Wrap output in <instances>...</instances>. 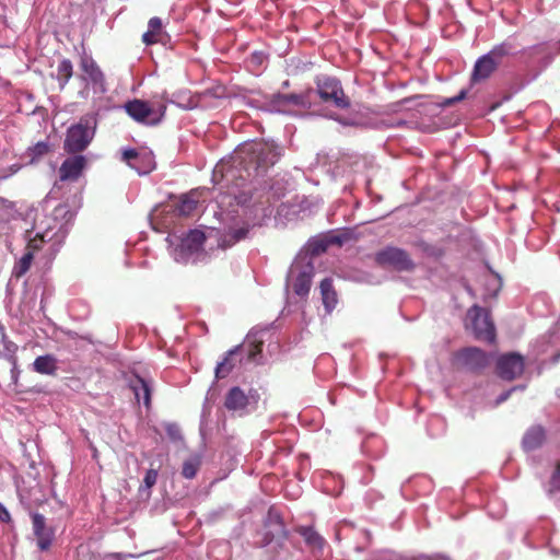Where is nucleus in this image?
<instances>
[{
  "label": "nucleus",
  "mask_w": 560,
  "mask_h": 560,
  "mask_svg": "<svg viewBox=\"0 0 560 560\" xmlns=\"http://www.w3.org/2000/svg\"><path fill=\"white\" fill-rule=\"evenodd\" d=\"M281 155L282 149L275 142L244 143L235 152L233 164L225 171L223 178L226 183L243 187L247 182L264 178Z\"/></svg>",
  "instance_id": "f257e3e1"
},
{
  "label": "nucleus",
  "mask_w": 560,
  "mask_h": 560,
  "mask_svg": "<svg viewBox=\"0 0 560 560\" xmlns=\"http://www.w3.org/2000/svg\"><path fill=\"white\" fill-rule=\"evenodd\" d=\"M267 330L268 327L250 329L243 343L226 351L222 361L218 362L215 366V378H225L237 365L244 362L261 363L264 340L260 335Z\"/></svg>",
  "instance_id": "f03ea898"
},
{
  "label": "nucleus",
  "mask_w": 560,
  "mask_h": 560,
  "mask_svg": "<svg viewBox=\"0 0 560 560\" xmlns=\"http://www.w3.org/2000/svg\"><path fill=\"white\" fill-rule=\"evenodd\" d=\"M514 45L510 42H503L495 45L489 52L482 55L475 62L470 82L476 84L488 80L502 63L503 58L513 54Z\"/></svg>",
  "instance_id": "7ed1b4c3"
},
{
  "label": "nucleus",
  "mask_w": 560,
  "mask_h": 560,
  "mask_svg": "<svg viewBox=\"0 0 560 560\" xmlns=\"http://www.w3.org/2000/svg\"><path fill=\"white\" fill-rule=\"evenodd\" d=\"M93 118L82 116L79 121L67 129L63 141V150L69 154L83 152L95 135V126H92Z\"/></svg>",
  "instance_id": "20e7f679"
},
{
  "label": "nucleus",
  "mask_w": 560,
  "mask_h": 560,
  "mask_svg": "<svg viewBox=\"0 0 560 560\" xmlns=\"http://www.w3.org/2000/svg\"><path fill=\"white\" fill-rule=\"evenodd\" d=\"M313 275L314 262L306 254H298L289 269L287 280L291 283L293 292L303 298L310 292Z\"/></svg>",
  "instance_id": "39448f33"
},
{
  "label": "nucleus",
  "mask_w": 560,
  "mask_h": 560,
  "mask_svg": "<svg viewBox=\"0 0 560 560\" xmlns=\"http://www.w3.org/2000/svg\"><path fill=\"white\" fill-rule=\"evenodd\" d=\"M124 108L133 120L145 126H158L166 114L164 103L151 104L139 98L126 102Z\"/></svg>",
  "instance_id": "423d86ee"
},
{
  "label": "nucleus",
  "mask_w": 560,
  "mask_h": 560,
  "mask_svg": "<svg viewBox=\"0 0 560 560\" xmlns=\"http://www.w3.org/2000/svg\"><path fill=\"white\" fill-rule=\"evenodd\" d=\"M349 238L350 230L347 228L342 230H330L310 238L305 247L299 254H306L308 259L314 262V259L325 253L329 246H341Z\"/></svg>",
  "instance_id": "0eeeda50"
},
{
  "label": "nucleus",
  "mask_w": 560,
  "mask_h": 560,
  "mask_svg": "<svg viewBox=\"0 0 560 560\" xmlns=\"http://www.w3.org/2000/svg\"><path fill=\"white\" fill-rule=\"evenodd\" d=\"M315 83L316 89L311 90L313 97L317 95L324 103H331L339 108H347L350 105L341 82L338 79L328 75H319L316 78Z\"/></svg>",
  "instance_id": "6e6552de"
},
{
  "label": "nucleus",
  "mask_w": 560,
  "mask_h": 560,
  "mask_svg": "<svg viewBox=\"0 0 560 560\" xmlns=\"http://www.w3.org/2000/svg\"><path fill=\"white\" fill-rule=\"evenodd\" d=\"M259 399L260 395L257 389L249 388L248 393H245L240 386H233L225 394L223 406L226 410L238 412L242 416L256 410Z\"/></svg>",
  "instance_id": "1a4fd4ad"
},
{
  "label": "nucleus",
  "mask_w": 560,
  "mask_h": 560,
  "mask_svg": "<svg viewBox=\"0 0 560 560\" xmlns=\"http://www.w3.org/2000/svg\"><path fill=\"white\" fill-rule=\"evenodd\" d=\"M206 235L200 230H190L174 249L175 260L178 262H196L199 256L206 257L203 244Z\"/></svg>",
  "instance_id": "9d476101"
},
{
  "label": "nucleus",
  "mask_w": 560,
  "mask_h": 560,
  "mask_svg": "<svg viewBox=\"0 0 560 560\" xmlns=\"http://www.w3.org/2000/svg\"><path fill=\"white\" fill-rule=\"evenodd\" d=\"M375 261L383 268H392L397 271H410L415 264L409 254L398 247L388 246L375 254Z\"/></svg>",
  "instance_id": "9b49d317"
},
{
  "label": "nucleus",
  "mask_w": 560,
  "mask_h": 560,
  "mask_svg": "<svg viewBox=\"0 0 560 560\" xmlns=\"http://www.w3.org/2000/svg\"><path fill=\"white\" fill-rule=\"evenodd\" d=\"M467 316L471 320V327L477 339L490 343L494 342L495 327L487 310L474 305L469 308Z\"/></svg>",
  "instance_id": "f8f14e48"
},
{
  "label": "nucleus",
  "mask_w": 560,
  "mask_h": 560,
  "mask_svg": "<svg viewBox=\"0 0 560 560\" xmlns=\"http://www.w3.org/2000/svg\"><path fill=\"white\" fill-rule=\"evenodd\" d=\"M56 235L57 233H52V229L50 226H48L43 233H37L36 236L28 242L27 250L14 265L12 276L15 278L24 276L30 270L34 259V253L40 249L42 243L52 241Z\"/></svg>",
  "instance_id": "ddd939ff"
},
{
  "label": "nucleus",
  "mask_w": 560,
  "mask_h": 560,
  "mask_svg": "<svg viewBox=\"0 0 560 560\" xmlns=\"http://www.w3.org/2000/svg\"><path fill=\"white\" fill-rule=\"evenodd\" d=\"M457 362L471 372H481L490 363V357L477 347L459 350L455 355Z\"/></svg>",
  "instance_id": "4468645a"
},
{
  "label": "nucleus",
  "mask_w": 560,
  "mask_h": 560,
  "mask_svg": "<svg viewBox=\"0 0 560 560\" xmlns=\"http://www.w3.org/2000/svg\"><path fill=\"white\" fill-rule=\"evenodd\" d=\"M524 372V359L517 353H506L497 360V374L505 381H513Z\"/></svg>",
  "instance_id": "2eb2a0df"
},
{
  "label": "nucleus",
  "mask_w": 560,
  "mask_h": 560,
  "mask_svg": "<svg viewBox=\"0 0 560 560\" xmlns=\"http://www.w3.org/2000/svg\"><path fill=\"white\" fill-rule=\"evenodd\" d=\"M80 68L83 72L82 79L91 84L95 92H106V80L103 71L91 56L81 58Z\"/></svg>",
  "instance_id": "dca6fc26"
},
{
  "label": "nucleus",
  "mask_w": 560,
  "mask_h": 560,
  "mask_svg": "<svg viewBox=\"0 0 560 560\" xmlns=\"http://www.w3.org/2000/svg\"><path fill=\"white\" fill-rule=\"evenodd\" d=\"M313 101V92L307 91L305 93H275L270 97V106L277 112H284L287 106L293 105L298 107L307 108L311 106Z\"/></svg>",
  "instance_id": "f3484780"
},
{
  "label": "nucleus",
  "mask_w": 560,
  "mask_h": 560,
  "mask_svg": "<svg viewBox=\"0 0 560 560\" xmlns=\"http://www.w3.org/2000/svg\"><path fill=\"white\" fill-rule=\"evenodd\" d=\"M121 160L140 175L150 173L154 167L151 153H140L136 149L129 148L122 151Z\"/></svg>",
  "instance_id": "a211bd4d"
},
{
  "label": "nucleus",
  "mask_w": 560,
  "mask_h": 560,
  "mask_svg": "<svg viewBox=\"0 0 560 560\" xmlns=\"http://www.w3.org/2000/svg\"><path fill=\"white\" fill-rule=\"evenodd\" d=\"M88 161L81 154H73L67 158L59 167V178L62 182H75L82 175Z\"/></svg>",
  "instance_id": "6ab92c4d"
},
{
  "label": "nucleus",
  "mask_w": 560,
  "mask_h": 560,
  "mask_svg": "<svg viewBox=\"0 0 560 560\" xmlns=\"http://www.w3.org/2000/svg\"><path fill=\"white\" fill-rule=\"evenodd\" d=\"M33 522V532L37 539V546L42 551L50 548L55 532L51 527L46 525V518L43 514L34 512L31 515Z\"/></svg>",
  "instance_id": "aec40b11"
},
{
  "label": "nucleus",
  "mask_w": 560,
  "mask_h": 560,
  "mask_svg": "<svg viewBox=\"0 0 560 560\" xmlns=\"http://www.w3.org/2000/svg\"><path fill=\"white\" fill-rule=\"evenodd\" d=\"M265 527L267 528L265 540L267 544L272 541L276 538H287L288 532L285 529V525L283 523V518L279 511L271 506L268 510L267 516L265 518Z\"/></svg>",
  "instance_id": "412c9836"
},
{
  "label": "nucleus",
  "mask_w": 560,
  "mask_h": 560,
  "mask_svg": "<svg viewBox=\"0 0 560 560\" xmlns=\"http://www.w3.org/2000/svg\"><path fill=\"white\" fill-rule=\"evenodd\" d=\"M128 386L135 394L137 401L139 402L140 398L142 397L145 408L149 409L151 407L152 393V388L149 381L144 380L138 374H132L128 378Z\"/></svg>",
  "instance_id": "4be33fe9"
},
{
  "label": "nucleus",
  "mask_w": 560,
  "mask_h": 560,
  "mask_svg": "<svg viewBox=\"0 0 560 560\" xmlns=\"http://www.w3.org/2000/svg\"><path fill=\"white\" fill-rule=\"evenodd\" d=\"M250 230L252 226L249 224L230 229L226 233L221 235L219 246L223 249L234 246L236 243L246 240L249 236Z\"/></svg>",
  "instance_id": "5701e85b"
},
{
  "label": "nucleus",
  "mask_w": 560,
  "mask_h": 560,
  "mask_svg": "<svg viewBox=\"0 0 560 560\" xmlns=\"http://www.w3.org/2000/svg\"><path fill=\"white\" fill-rule=\"evenodd\" d=\"M545 430L540 425L529 428L523 438V448L525 451H534L540 447L545 441Z\"/></svg>",
  "instance_id": "b1692460"
},
{
  "label": "nucleus",
  "mask_w": 560,
  "mask_h": 560,
  "mask_svg": "<svg viewBox=\"0 0 560 560\" xmlns=\"http://www.w3.org/2000/svg\"><path fill=\"white\" fill-rule=\"evenodd\" d=\"M51 151V145L48 141H39L30 147L22 155L25 164H35L40 161L45 155Z\"/></svg>",
  "instance_id": "393cba45"
},
{
  "label": "nucleus",
  "mask_w": 560,
  "mask_h": 560,
  "mask_svg": "<svg viewBox=\"0 0 560 560\" xmlns=\"http://www.w3.org/2000/svg\"><path fill=\"white\" fill-rule=\"evenodd\" d=\"M33 370L40 374L55 375L58 370L57 359L52 354L39 355L33 362Z\"/></svg>",
  "instance_id": "a878e982"
},
{
  "label": "nucleus",
  "mask_w": 560,
  "mask_h": 560,
  "mask_svg": "<svg viewBox=\"0 0 560 560\" xmlns=\"http://www.w3.org/2000/svg\"><path fill=\"white\" fill-rule=\"evenodd\" d=\"M320 294L323 304L327 313H330L337 304V293L332 288V281L329 278H325L320 281Z\"/></svg>",
  "instance_id": "bb28decb"
},
{
  "label": "nucleus",
  "mask_w": 560,
  "mask_h": 560,
  "mask_svg": "<svg viewBox=\"0 0 560 560\" xmlns=\"http://www.w3.org/2000/svg\"><path fill=\"white\" fill-rule=\"evenodd\" d=\"M296 532L304 538L306 545L314 549H320L324 546V538L310 526H300Z\"/></svg>",
  "instance_id": "cd10ccee"
},
{
  "label": "nucleus",
  "mask_w": 560,
  "mask_h": 560,
  "mask_svg": "<svg viewBox=\"0 0 560 560\" xmlns=\"http://www.w3.org/2000/svg\"><path fill=\"white\" fill-rule=\"evenodd\" d=\"M195 192L183 195L175 206V212L182 217L190 215L197 208L198 200L194 198Z\"/></svg>",
  "instance_id": "c85d7f7f"
},
{
  "label": "nucleus",
  "mask_w": 560,
  "mask_h": 560,
  "mask_svg": "<svg viewBox=\"0 0 560 560\" xmlns=\"http://www.w3.org/2000/svg\"><path fill=\"white\" fill-rule=\"evenodd\" d=\"M73 75V65L69 59H62L57 67L56 79L62 90Z\"/></svg>",
  "instance_id": "c756f323"
},
{
  "label": "nucleus",
  "mask_w": 560,
  "mask_h": 560,
  "mask_svg": "<svg viewBox=\"0 0 560 560\" xmlns=\"http://www.w3.org/2000/svg\"><path fill=\"white\" fill-rule=\"evenodd\" d=\"M159 477L158 469L150 468L147 470L143 485L139 488V495L144 500H149L151 497V488L156 483Z\"/></svg>",
  "instance_id": "7c9ffc66"
},
{
  "label": "nucleus",
  "mask_w": 560,
  "mask_h": 560,
  "mask_svg": "<svg viewBox=\"0 0 560 560\" xmlns=\"http://www.w3.org/2000/svg\"><path fill=\"white\" fill-rule=\"evenodd\" d=\"M52 217L55 221H60L59 231H61L65 225L72 221L74 213L70 209L69 205L61 203L54 209Z\"/></svg>",
  "instance_id": "2f4dec72"
},
{
  "label": "nucleus",
  "mask_w": 560,
  "mask_h": 560,
  "mask_svg": "<svg viewBox=\"0 0 560 560\" xmlns=\"http://www.w3.org/2000/svg\"><path fill=\"white\" fill-rule=\"evenodd\" d=\"M201 466V457L199 455H192L183 463L182 476L186 479H192L196 477Z\"/></svg>",
  "instance_id": "473e14b6"
},
{
  "label": "nucleus",
  "mask_w": 560,
  "mask_h": 560,
  "mask_svg": "<svg viewBox=\"0 0 560 560\" xmlns=\"http://www.w3.org/2000/svg\"><path fill=\"white\" fill-rule=\"evenodd\" d=\"M198 95L189 96L186 92L180 91L173 94V98L170 100L171 103L176 104L177 106L184 109H192L198 106Z\"/></svg>",
  "instance_id": "72a5a7b5"
},
{
  "label": "nucleus",
  "mask_w": 560,
  "mask_h": 560,
  "mask_svg": "<svg viewBox=\"0 0 560 560\" xmlns=\"http://www.w3.org/2000/svg\"><path fill=\"white\" fill-rule=\"evenodd\" d=\"M264 188L272 191L277 198H281L285 192V186L282 180H278L276 178L264 180Z\"/></svg>",
  "instance_id": "f704fd0d"
},
{
  "label": "nucleus",
  "mask_w": 560,
  "mask_h": 560,
  "mask_svg": "<svg viewBox=\"0 0 560 560\" xmlns=\"http://www.w3.org/2000/svg\"><path fill=\"white\" fill-rule=\"evenodd\" d=\"M14 210V203L3 197H0V218L1 220H9Z\"/></svg>",
  "instance_id": "c9c22d12"
},
{
  "label": "nucleus",
  "mask_w": 560,
  "mask_h": 560,
  "mask_svg": "<svg viewBox=\"0 0 560 560\" xmlns=\"http://www.w3.org/2000/svg\"><path fill=\"white\" fill-rule=\"evenodd\" d=\"M549 493L560 491V460L557 462L555 471L549 481Z\"/></svg>",
  "instance_id": "e433bc0d"
},
{
  "label": "nucleus",
  "mask_w": 560,
  "mask_h": 560,
  "mask_svg": "<svg viewBox=\"0 0 560 560\" xmlns=\"http://www.w3.org/2000/svg\"><path fill=\"white\" fill-rule=\"evenodd\" d=\"M165 431H166L167 436L173 442H178V441L183 440V434H182L180 428L177 423H167L165 425Z\"/></svg>",
  "instance_id": "4c0bfd02"
},
{
  "label": "nucleus",
  "mask_w": 560,
  "mask_h": 560,
  "mask_svg": "<svg viewBox=\"0 0 560 560\" xmlns=\"http://www.w3.org/2000/svg\"><path fill=\"white\" fill-rule=\"evenodd\" d=\"M267 56L262 51H254L250 54L247 62L249 67L257 69L262 66V63L266 61Z\"/></svg>",
  "instance_id": "58836bf2"
},
{
  "label": "nucleus",
  "mask_w": 560,
  "mask_h": 560,
  "mask_svg": "<svg viewBox=\"0 0 560 560\" xmlns=\"http://www.w3.org/2000/svg\"><path fill=\"white\" fill-rule=\"evenodd\" d=\"M3 347L4 350L8 352L7 359L12 365H15V361L18 360L15 355L18 346L13 341L3 338Z\"/></svg>",
  "instance_id": "ea45409f"
},
{
  "label": "nucleus",
  "mask_w": 560,
  "mask_h": 560,
  "mask_svg": "<svg viewBox=\"0 0 560 560\" xmlns=\"http://www.w3.org/2000/svg\"><path fill=\"white\" fill-rule=\"evenodd\" d=\"M142 40L147 45L163 43V38L156 32H151L149 30L142 35Z\"/></svg>",
  "instance_id": "a19ab883"
},
{
  "label": "nucleus",
  "mask_w": 560,
  "mask_h": 560,
  "mask_svg": "<svg viewBox=\"0 0 560 560\" xmlns=\"http://www.w3.org/2000/svg\"><path fill=\"white\" fill-rule=\"evenodd\" d=\"M148 26L149 31L156 32L161 37L164 36V32L162 31V21L160 18L154 16L150 19Z\"/></svg>",
  "instance_id": "79ce46f5"
},
{
  "label": "nucleus",
  "mask_w": 560,
  "mask_h": 560,
  "mask_svg": "<svg viewBox=\"0 0 560 560\" xmlns=\"http://www.w3.org/2000/svg\"><path fill=\"white\" fill-rule=\"evenodd\" d=\"M466 94H467V91L466 90H462L457 96L446 98L443 102V105H445V106L454 105L455 103H457L459 101H463L466 97Z\"/></svg>",
  "instance_id": "37998d69"
},
{
  "label": "nucleus",
  "mask_w": 560,
  "mask_h": 560,
  "mask_svg": "<svg viewBox=\"0 0 560 560\" xmlns=\"http://www.w3.org/2000/svg\"><path fill=\"white\" fill-rule=\"evenodd\" d=\"M219 90H220V88L208 89L205 92H202L201 94H199L197 98L199 101L201 97H208V96L221 97V94L218 92Z\"/></svg>",
  "instance_id": "c03bdc74"
},
{
  "label": "nucleus",
  "mask_w": 560,
  "mask_h": 560,
  "mask_svg": "<svg viewBox=\"0 0 560 560\" xmlns=\"http://www.w3.org/2000/svg\"><path fill=\"white\" fill-rule=\"evenodd\" d=\"M0 521L3 523H9L11 521L9 511L1 503H0Z\"/></svg>",
  "instance_id": "a18cd8bd"
},
{
  "label": "nucleus",
  "mask_w": 560,
  "mask_h": 560,
  "mask_svg": "<svg viewBox=\"0 0 560 560\" xmlns=\"http://www.w3.org/2000/svg\"><path fill=\"white\" fill-rule=\"evenodd\" d=\"M514 390V388L510 389V390H506L504 393H502L495 400V405H500L502 402H504L505 400L509 399V397L511 396V393Z\"/></svg>",
  "instance_id": "49530a36"
},
{
  "label": "nucleus",
  "mask_w": 560,
  "mask_h": 560,
  "mask_svg": "<svg viewBox=\"0 0 560 560\" xmlns=\"http://www.w3.org/2000/svg\"><path fill=\"white\" fill-rule=\"evenodd\" d=\"M252 199V196H247L245 192H241L236 196L237 203L245 205L248 200Z\"/></svg>",
  "instance_id": "de8ad7c7"
},
{
  "label": "nucleus",
  "mask_w": 560,
  "mask_h": 560,
  "mask_svg": "<svg viewBox=\"0 0 560 560\" xmlns=\"http://www.w3.org/2000/svg\"><path fill=\"white\" fill-rule=\"evenodd\" d=\"M19 369H18V360L15 361V365H12L11 374H12V381L16 383L18 376H19Z\"/></svg>",
  "instance_id": "09e8293b"
},
{
  "label": "nucleus",
  "mask_w": 560,
  "mask_h": 560,
  "mask_svg": "<svg viewBox=\"0 0 560 560\" xmlns=\"http://www.w3.org/2000/svg\"><path fill=\"white\" fill-rule=\"evenodd\" d=\"M330 118H334V119L338 120L343 126H349L350 125V120L348 118H340L339 116H332V115H330Z\"/></svg>",
  "instance_id": "8fccbe9b"
},
{
  "label": "nucleus",
  "mask_w": 560,
  "mask_h": 560,
  "mask_svg": "<svg viewBox=\"0 0 560 560\" xmlns=\"http://www.w3.org/2000/svg\"><path fill=\"white\" fill-rule=\"evenodd\" d=\"M162 38H163V43H162L163 45H165L170 40V36L166 33H164V36Z\"/></svg>",
  "instance_id": "3c124183"
},
{
  "label": "nucleus",
  "mask_w": 560,
  "mask_h": 560,
  "mask_svg": "<svg viewBox=\"0 0 560 560\" xmlns=\"http://www.w3.org/2000/svg\"><path fill=\"white\" fill-rule=\"evenodd\" d=\"M409 101H410V98H404V100L400 101V103L404 104V103H407Z\"/></svg>",
  "instance_id": "603ef678"
},
{
  "label": "nucleus",
  "mask_w": 560,
  "mask_h": 560,
  "mask_svg": "<svg viewBox=\"0 0 560 560\" xmlns=\"http://www.w3.org/2000/svg\"><path fill=\"white\" fill-rule=\"evenodd\" d=\"M283 86H284V88L289 86V81H284V82H283Z\"/></svg>",
  "instance_id": "864d4df0"
},
{
  "label": "nucleus",
  "mask_w": 560,
  "mask_h": 560,
  "mask_svg": "<svg viewBox=\"0 0 560 560\" xmlns=\"http://www.w3.org/2000/svg\"><path fill=\"white\" fill-rule=\"evenodd\" d=\"M368 540H370V533H365Z\"/></svg>",
  "instance_id": "5fc2aeb1"
}]
</instances>
